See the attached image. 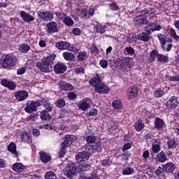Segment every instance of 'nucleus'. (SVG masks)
Here are the masks:
<instances>
[{"mask_svg":"<svg viewBox=\"0 0 179 179\" xmlns=\"http://www.w3.org/2000/svg\"><path fill=\"white\" fill-rule=\"evenodd\" d=\"M0 65L3 69H9L15 66L13 57L9 55H4L0 59Z\"/></svg>","mask_w":179,"mask_h":179,"instance_id":"f257e3e1","label":"nucleus"},{"mask_svg":"<svg viewBox=\"0 0 179 179\" xmlns=\"http://www.w3.org/2000/svg\"><path fill=\"white\" fill-rule=\"evenodd\" d=\"M118 62L120 65L121 69L123 71H128V69H131L132 66L134 65V60L131 57H121L118 59Z\"/></svg>","mask_w":179,"mask_h":179,"instance_id":"f03ea898","label":"nucleus"},{"mask_svg":"<svg viewBox=\"0 0 179 179\" xmlns=\"http://www.w3.org/2000/svg\"><path fill=\"white\" fill-rule=\"evenodd\" d=\"M41 103H40V100L38 101H27L26 103V107L24 108V111L28 114H31L37 111V108L40 107Z\"/></svg>","mask_w":179,"mask_h":179,"instance_id":"7ed1b4c3","label":"nucleus"},{"mask_svg":"<svg viewBox=\"0 0 179 179\" xmlns=\"http://www.w3.org/2000/svg\"><path fill=\"white\" fill-rule=\"evenodd\" d=\"M89 159H90V154L87 151L80 152L76 155V160L79 164L87 163Z\"/></svg>","mask_w":179,"mask_h":179,"instance_id":"20e7f679","label":"nucleus"},{"mask_svg":"<svg viewBox=\"0 0 179 179\" xmlns=\"http://www.w3.org/2000/svg\"><path fill=\"white\" fill-rule=\"evenodd\" d=\"M38 17L41 20H45V22H50L54 19V13L50 10L38 11Z\"/></svg>","mask_w":179,"mask_h":179,"instance_id":"39448f33","label":"nucleus"},{"mask_svg":"<svg viewBox=\"0 0 179 179\" xmlns=\"http://www.w3.org/2000/svg\"><path fill=\"white\" fill-rule=\"evenodd\" d=\"M46 31L48 34H55V33H58V31H59V27H58V23L55 21L49 22L46 24Z\"/></svg>","mask_w":179,"mask_h":179,"instance_id":"423d86ee","label":"nucleus"},{"mask_svg":"<svg viewBox=\"0 0 179 179\" xmlns=\"http://www.w3.org/2000/svg\"><path fill=\"white\" fill-rule=\"evenodd\" d=\"M139 94V89L136 86H130L127 91V96L129 100H135Z\"/></svg>","mask_w":179,"mask_h":179,"instance_id":"0eeeda50","label":"nucleus"},{"mask_svg":"<svg viewBox=\"0 0 179 179\" xmlns=\"http://www.w3.org/2000/svg\"><path fill=\"white\" fill-rule=\"evenodd\" d=\"M87 149L92 153H100L103 150V148H101V143L100 141L87 145Z\"/></svg>","mask_w":179,"mask_h":179,"instance_id":"6e6552de","label":"nucleus"},{"mask_svg":"<svg viewBox=\"0 0 179 179\" xmlns=\"http://www.w3.org/2000/svg\"><path fill=\"white\" fill-rule=\"evenodd\" d=\"M64 174L66 177H72L76 174V165L73 163L69 164L64 169Z\"/></svg>","mask_w":179,"mask_h":179,"instance_id":"1a4fd4ad","label":"nucleus"},{"mask_svg":"<svg viewBox=\"0 0 179 179\" xmlns=\"http://www.w3.org/2000/svg\"><path fill=\"white\" fill-rule=\"evenodd\" d=\"M66 64L62 62H58L53 67L55 73H65L67 69Z\"/></svg>","mask_w":179,"mask_h":179,"instance_id":"9d476101","label":"nucleus"},{"mask_svg":"<svg viewBox=\"0 0 179 179\" xmlns=\"http://www.w3.org/2000/svg\"><path fill=\"white\" fill-rule=\"evenodd\" d=\"M148 23H149L148 18L143 14L137 15L134 18V24L136 26H143L148 24Z\"/></svg>","mask_w":179,"mask_h":179,"instance_id":"9b49d317","label":"nucleus"},{"mask_svg":"<svg viewBox=\"0 0 179 179\" xmlns=\"http://www.w3.org/2000/svg\"><path fill=\"white\" fill-rule=\"evenodd\" d=\"M14 96L17 101H24L29 97V92L24 90L17 91L14 93Z\"/></svg>","mask_w":179,"mask_h":179,"instance_id":"f8f14e48","label":"nucleus"},{"mask_svg":"<svg viewBox=\"0 0 179 179\" xmlns=\"http://www.w3.org/2000/svg\"><path fill=\"white\" fill-rule=\"evenodd\" d=\"M95 92L100 94H108L110 93V87L104 83H101L94 88Z\"/></svg>","mask_w":179,"mask_h":179,"instance_id":"ddd939ff","label":"nucleus"},{"mask_svg":"<svg viewBox=\"0 0 179 179\" xmlns=\"http://www.w3.org/2000/svg\"><path fill=\"white\" fill-rule=\"evenodd\" d=\"M76 141V137L73 135L66 134L64 136V141L61 143L63 146L66 148H69L73 142Z\"/></svg>","mask_w":179,"mask_h":179,"instance_id":"4468645a","label":"nucleus"},{"mask_svg":"<svg viewBox=\"0 0 179 179\" xmlns=\"http://www.w3.org/2000/svg\"><path fill=\"white\" fill-rule=\"evenodd\" d=\"M162 168L165 173H167L168 174H173L176 170V164L169 162L162 164Z\"/></svg>","mask_w":179,"mask_h":179,"instance_id":"2eb2a0df","label":"nucleus"},{"mask_svg":"<svg viewBox=\"0 0 179 179\" xmlns=\"http://www.w3.org/2000/svg\"><path fill=\"white\" fill-rule=\"evenodd\" d=\"M58 85L59 86L61 90H64L66 92H71L72 90H75L74 86H73L71 83H66L64 80L59 81Z\"/></svg>","mask_w":179,"mask_h":179,"instance_id":"dca6fc26","label":"nucleus"},{"mask_svg":"<svg viewBox=\"0 0 179 179\" xmlns=\"http://www.w3.org/2000/svg\"><path fill=\"white\" fill-rule=\"evenodd\" d=\"M166 106L167 108H169V110H174V108L178 106V99H177V96H171L169 101L166 102Z\"/></svg>","mask_w":179,"mask_h":179,"instance_id":"f3484780","label":"nucleus"},{"mask_svg":"<svg viewBox=\"0 0 179 179\" xmlns=\"http://www.w3.org/2000/svg\"><path fill=\"white\" fill-rule=\"evenodd\" d=\"M55 58H57V55L55 54H50L47 57L42 58L41 62L45 64V65H48V66H52V64H54Z\"/></svg>","mask_w":179,"mask_h":179,"instance_id":"a211bd4d","label":"nucleus"},{"mask_svg":"<svg viewBox=\"0 0 179 179\" xmlns=\"http://www.w3.org/2000/svg\"><path fill=\"white\" fill-rule=\"evenodd\" d=\"M39 102L41 106H43V107L45 108L43 111H48L49 113L52 111V104L48 99H42L41 100H39Z\"/></svg>","mask_w":179,"mask_h":179,"instance_id":"6ab92c4d","label":"nucleus"},{"mask_svg":"<svg viewBox=\"0 0 179 179\" xmlns=\"http://www.w3.org/2000/svg\"><path fill=\"white\" fill-rule=\"evenodd\" d=\"M155 162L157 163H166L167 160H169V158H167V155L166 152H164V150H162L161 152H158L155 158Z\"/></svg>","mask_w":179,"mask_h":179,"instance_id":"aec40b11","label":"nucleus"},{"mask_svg":"<svg viewBox=\"0 0 179 179\" xmlns=\"http://www.w3.org/2000/svg\"><path fill=\"white\" fill-rule=\"evenodd\" d=\"M69 45H71V43L68 41H59L58 42L55 43L56 48L60 51L68 50V48H69Z\"/></svg>","mask_w":179,"mask_h":179,"instance_id":"412c9836","label":"nucleus"},{"mask_svg":"<svg viewBox=\"0 0 179 179\" xmlns=\"http://www.w3.org/2000/svg\"><path fill=\"white\" fill-rule=\"evenodd\" d=\"M40 160L44 164H47L49 162H51V155L45 152V151L39 152Z\"/></svg>","mask_w":179,"mask_h":179,"instance_id":"4be33fe9","label":"nucleus"},{"mask_svg":"<svg viewBox=\"0 0 179 179\" xmlns=\"http://www.w3.org/2000/svg\"><path fill=\"white\" fill-rule=\"evenodd\" d=\"M36 67L38 69H40L41 72H52V66H48L41 62H36Z\"/></svg>","mask_w":179,"mask_h":179,"instance_id":"5701e85b","label":"nucleus"},{"mask_svg":"<svg viewBox=\"0 0 179 179\" xmlns=\"http://www.w3.org/2000/svg\"><path fill=\"white\" fill-rule=\"evenodd\" d=\"M20 17L22 19L25 23H30V22H34V17L31 16L30 14L26 13L24 10H21L20 12Z\"/></svg>","mask_w":179,"mask_h":179,"instance_id":"b1692460","label":"nucleus"},{"mask_svg":"<svg viewBox=\"0 0 179 179\" xmlns=\"http://www.w3.org/2000/svg\"><path fill=\"white\" fill-rule=\"evenodd\" d=\"M89 83L90 86H93L95 89L97 86L101 85V77H100V75L96 74L95 77L89 80Z\"/></svg>","mask_w":179,"mask_h":179,"instance_id":"393cba45","label":"nucleus"},{"mask_svg":"<svg viewBox=\"0 0 179 179\" xmlns=\"http://www.w3.org/2000/svg\"><path fill=\"white\" fill-rule=\"evenodd\" d=\"M90 99L86 98L83 99L78 105V108L82 111H86V110H89L90 108Z\"/></svg>","mask_w":179,"mask_h":179,"instance_id":"a878e982","label":"nucleus"},{"mask_svg":"<svg viewBox=\"0 0 179 179\" xmlns=\"http://www.w3.org/2000/svg\"><path fill=\"white\" fill-rule=\"evenodd\" d=\"M154 124H155V128L158 131H162V129H163V127L166 125L164 120H162L160 117H156L154 121Z\"/></svg>","mask_w":179,"mask_h":179,"instance_id":"bb28decb","label":"nucleus"},{"mask_svg":"<svg viewBox=\"0 0 179 179\" xmlns=\"http://www.w3.org/2000/svg\"><path fill=\"white\" fill-rule=\"evenodd\" d=\"M12 169L17 173H24L26 167L22 163H16L13 165Z\"/></svg>","mask_w":179,"mask_h":179,"instance_id":"cd10ccee","label":"nucleus"},{"mask_svg":"<svg viewBox=\"0 0 179 179\" xmlns=\"http://www.w3.org/2000/svg\"><path fill=\"white\" fill-rule=\"evenodd\" d=\"M166 145L167 149L171 150V149H176L178 146V143H177L175 138H168Z\"/></svg>","mask_w":179,"mask_h":179,"instance_id":"c85d7f7f","label":"nucleus"},{"mask_svg":"<svg viewBox=\"0 0 179 179\" xmlns=\"http://www.w3.org/2000/svg\"><path fill=\"white\" fill-rule=\"evenodd\" d=\"M106 25L98 23L94 26V30L99 34H104V33H106Z\"/></svg>","mask_w":179,"mask_h":179,"instance_id":"c756f323","label":"nucleus"},{"mask_svg":"<svg viewBox=\"0 0 179 179\" xmlns=\"http://www.w3.org/2000/svg\"><path fill=\"white\" fill-rule=\"evenodd\" d=\"M63 58L68 62H72L75 59V55L69 52H64L62 53Z\"/></svg>","mask_w":179,"mask_h":179,"instance_id":"7c9ffc66","label":"nucleus"},{"mask_svg":"<svg viewBox=\"0 0 179 179\" xmlns=\"http://www.w3.org/2000/svg\"><path fill=\"white\" fill-rule=\"evenodd\" d=\"M141 13L148 19L149 16H155V8H146Z\"/></svg>","mask_w":179,"mask_h":179,"instance_id":"2f4dec72","label":"nucleus"},{"mask_svg":"<svg viewBox=\"0 0 179 179\" xmlns=\"http://www.w3.org/2000/svg\"><path fill=\"white\" fill-rule=\"evenodd\" d=\"M143 128H145V123L142 122V119H138L134 125V129L137 132H141Z\"/></svg>","mask_w":179,"mask_h":179,"instance_id":"473e14b6","label":"nucleus"},{"mask_svg":"<svg viewBox=\"0 0 179 179\" xmlns=\"http://www.w3.org/2000/svg\"><path fill=\"white\" fill-rule=\"evenodd\" d=\"M31 50L30 45L27 43H22L20 45L19 50L22 54H27Z\"/></svg>","mask_w":179,"mask_h":179,"instance_id":"72a5a7b5","label":"nucleus"},{"mask_svg":"<svg viewBox=\"0 0 179 179\" xmlns=\"http://www.w3.org/2000/svg\"><path fill=\"white\" fill-rule=\"evenodd\" d=\"M168 33L169 36L171 37V38H173L175 41H179V36L177 35V33L176 32V29L173 28H170L168 29Z\"/></svg>","mask_w":179,"mask_h":179,"instance_id":"f704fd0d","label":"nucleus"},{"mask_svg":"<svg viewBox=\"0 0 179 179\" xmlns=\"http://www.w3.org/2000/svg\"><path fill=\"white\" fill-rule=\"evenodd\" d=\"M162 150V146L160 144L153 143L151 148V156H153V153H159Z\"/></svg>","mask_w":179,"mask_h":179,"instance_id":"c9c22d12","label":"nucleus"},{"mask_svg":"<svg viewBox=\"0 0 179 179\" xmlns=\"http://www.w3.org/2000/svg\"><path fill=\"white\" fill-rule=\"evenodd\" d=\"M41 120H42V121H47V120H51V115L50 114V112L47 111V110H42L41 112Z\"/></svg>","mask_w":179,"mask_h":179,"instance_id":"e433bc0d","label":"nucleus"},{"mask_svg":"<svg viewBox=\"0 0 179 179\" xmlns=\"http://www.w3.org/2000/svg\"><path fill=\"white\" fill-rule=\"evenodd\" d=\"M156 57L158 58L159 57V52L156 50H152L149 56V61L150 62H155L156 61Z\"/></svg>","mask_w":179,"mask_h":179,"instance_id":"4c0bfd02","label":"nucleus"},{"mask_svg":"<svg viewBox=\"0 0 179 179\" xmlns=\"http://www.w3.org/2000/svg\"><path fill=\"white\" fill-rule=\"evenodd\" d=\"M62 22L68 27H71V26H73V24H75L73 20H72L71 17L68 15L66 16V17L62 20Z\"/></svg>","mask_w":179,"mask_h":179,"instance_id":"58836bf2","label":"nucleus"},{"mask_svg":"<svg viewBox=\"0 0 179 179\" xmlns=\"http://www.w3.org/2000/svg\"><path fill=\"white\" fill-rule=\"evenodd\" d=\"M157 61L161 64H167V62H169V56H166L164 55L159 53Z\"/></svg>","mask_w":179,"mask_h":179,"instance_id":"ea45409f","label":"nucleus"},{"mask_svg":"<svg viewBox=\"0 0 179 179\" xmlns=\"http://www.w3.org/2000/svg\"><path fill=\"white\" fill-rule=\"evenodd\" d=\"M87 53L85 51H81L78 54L77 61H78V62H83V61H85V59L87 58Z\"/></svg>","mask_w":179,"mask_h":179,"instance_id":"a19ab883","label":"nucleus"},{"mask_svg":"<svg viewBox=\"0 0 179 179\" xmlns=\"http://www.w3.org/2000/svg\"><path fill=\"white\" fill-rule=\"evenodd\" d=\"M66 148L65 145H62V144H61V148L59 150V157L60 159H62L63 157H65V155H66Z\"/></svg>","mask_w":179,"mask_h":179,"instance_id":"79ce46f5","label":"nucleus"},{"mask_svg":"<svg viewBox=\"0 0 179 179\" xmlns=\"http://www.w3.org/2000/svg\"><path fill=\"white\" fill-rule=\"evenodd\" d=\"M122 104L121 100H115L112 102V107H113L115 110H121V108H122Z\"/></svg>","mask_w":179,"mask_h":179,"instance_id":"37998d69","label":"nucleus"},{"mask_svg":"<svg viewBox=\"0 0 179 179\" xmlns=\"http://www.w3.org/2000/svg\"><path fill=\"white\" fill-rule=\"evenodd\" d=\"M139 38L138 40L141 41H144L145 43H148L149 41V36L146 32H142L141 34H139Z\"/></svg>","mask_w":179,"mask_h":179,"instance_id":"c03bdc74","label":"nucleus"},{"mask_svg":"<svg viewBox=\"0 0 179 179\" xmlns=\"http://www.w3.org/2000/svg\"><path fill=\"white\" fill-rule=\"evenodd\" d=\"M164 90H162V88H157L155 91H154V95L156 98H160L162 96H164Z\"/></svg>","mask_w":179,"mask_h":179,"instance_id":"a18cd8bd","label":"nucleus"},{"mask_svg":"<svg viewBox=\"0 0 179 179\" xmlns=\"http://www.w3.org/2000/svg\"><path fill=\"white\" fill-rule=\"evenodd\" d=\"M55 16L57 17L58 20H64L66 17V13H62L61 11H56L55 13Z\"/></svg>","mask_w":179,"mask_h":179,"instance_id":"49530a36","label":"nucleus"},{"mask_svg":"<svg viewBox=\"0 0 179 179\" xmlns=\"http://www.w3.org/2000/svg\"><path fill=\"white\" fill-rule=\"evenodd\" d=\"M66 104V103L65 102V100H64L62 99H59L55 102V106H56V107H57V108H64V107H65Z\"/></svg>","mask_w":179,"mask_h":179,"instance_id":"de8ad7c7","label":"nucleus"},{"mask_svg":"<svg viewBox=\"0 0 179 179\" xmlns=\"http://www.w3.org/2000/svg\"><path fill=\"white\" fill-rule=\"evenodd\" d=\"M85 139L88 145H92L97 141V138L95 136H87Z\"/></svg>","mask_w":179,"mask_h":179,"instance_id":"09e8293b","label":"nucleus"},{"mask_svg":"<svg viewBox=\"0 0 179 179\" xmlns=\"http://www.w3.org/2000/svg\"><path fill=\"white\" fill-rule=\"evenodd\" d=\"M7 150L11 153H16V144L13 142L10 143L7 147Z\"/></svg>","mask_w":179,"mask_h":179,"instance_id":"8fccbe9b","label":"nucleus"},{"mask_svg":"<svg viewBox=\"0 0 179 179\" xmlns=\"http://www.w3.org/2000/svg\"><path fill=\"white\" fill-rule=\"evenodd\" d=\"M157 38L159 43H161V45H162V48H164V45H166V38L164 37V35L158 34Z\"/></svg>","mask_w":179,"mask_h":179,"instance_id":"3c124183","label":"nucleus"},{"mask_svg":"<svg viewBox=\"0 0 179 179\" xmlns=\"http://www.w3.org/2000/svg\"><path fill=\"white\" fill-rule=\"evenodd\" d=\"M131 174H134V168L132 167H127L122 171L123 176H131Z\"/></svg>","mask_w":179,"mask_h":179,"instance_id":"603ef678","label":"nucleus"},{"mask_svg":"<svg viewBox=\"0 0 179 179\" xmlns=\"http://www.w3.org/2000/svg\"><path fill=\"white\" fill-rule=\"evenodd\" d=\"M155 175L157 177H163L164 176V170H163V167L158 166L157 170L155 171Z\"/></svg>","mask_w":179,"mask_h":179,"instance_id":"864d4df0","label":"nucleus"},{"mask_svg":"<svg viewBox=\"0 0 179 179\" xmlns=\"http://www.w3.org/2000/svg\"><path fill=\"white\" fill-rule=\"evenodd\" d=\"M43 128L44 129H48V131H55V129H57L54 123L43 124Z\"/></svg>","mask_w":179,"mask_h":179,"instance_id":"5fc2aeb1","label":"nucleus"},{"mask_svg":"<svg viewBox=\"0 0 179 179\" xmlns=\"http://www.w3.org/2000/svg\"><path fill=\"white\" fill-rule=\"evenodd\" d=\"M45 179H57V175L52 171L47 172L45 174Z\"/></svg>","mask_w":179,"mask_h":179,"instance_id":"6e6d98bb","label":"nucleus"},{"mask_svg":"<svg viewBox=\"0 0 179 179\" xmlns=\"http://www.w3.org/2000/svg\"><path fill=\"white\" fill-rule=\"evenodd\" d=\"M111 164H113V161H111L110 158L101 161V166L103 167H106V166H111Z\"/></svg>","mask_w":179,"mask_h":179,"instance_id":"4d7b16f0","label":"nucleus"},{"mask_svg":"<svg viewBox=\"0 0 179 179\" xmlns=\"http://www.w3.org/2000/svg\"><path fill=\"white\" fill-rule=\"evenodd\" d=\"M124 51L128 54V55H135V49L132 47H126L124 48Z\"/></svg>","mask_w":179,"mask_h":179,"instance_id":"13d9d810","label":"nucleus"},{"mask_svg":"<svg viewBox=\"0 0 179 179\" xmlns=\"http://www.w3.org/2000/svg\"><path fill=\"white\" fill-rule=\"evenodd\" d=\"M20 138L23 142H27L30 139V136H29L28 133L24 132L21 134Z\"/></svg>","mask_w":179,"mask_h":179,"instance_id":"bf43d9fd","label":"nucleus"},{"mask_svg":"<svg viewBox=\"0 0 179 179\" xmlns=\"http://www.w3.org/2000/svg\"><path fill=\"white\" fill-rule=\"evenodd\" d=\"M132 148V143H126L122 148V152H127V150H129Z\"/></svg>","mask_w":179,"mask_h":179,"instance_id":"052dcab7","label":"nucleus"},{"mask_svg":"<svg viewBox=\"0 0 179 179\" xmlns=\"http://www.w3.org/2000/svg\"><path fill=\"white\" fill-rule=\"evenodd\" d=\"M97 109L96 108H94V109H92L90 112L87 113H86V116L87 117H92V115L93 117H94V115H97Z\"/></svg>","mask_w":179,"mask_h":179,"instance_id":"680f3d73","label":"nucleus"},{"mask_svg":"<svg viewBox=\"0 0 179 179\" xmlns=\"http://www.w3.org/2000/svg\"><path fill=\"white\" fill-rule=\"evenodd\" d=\"M145 31L148 34L150 35L152 34V33H153V31H155V28L154 27H150V25H147L145 27Z\"/></svg>","mask_w":179,"mask_h":179,"instance_id":"e2e57ef3","label":"nucleus"},{"mask_svg":"<svg viewBox=\"0 0 179 179\" xmlns=\"http://www.w3.org/2000/svg\"><path fill=\"white\" fill-rule=\"evenodd\" d=\"M71 33L74 34V36H80V34H82V29L80 28H73Z\"/></svg>","mask_w":179,"mask_h":179,"instance_id":"0e129e2a","label":"nucleus"},{"mask_svg":"<svg viewBox=\"0 0 179 179\" xmlns=\"http://www.w3.org/2000/svg\"><path fill=\"white\" fill-rule=\"evenodd\" d=\"M6 87L10 90H15L16 89V84L13 81H10Z\"/></svg>","mask_w":179,"mask_h":179,"instance_id":"69168bd1","label":"nucleus"},{"mask_svg":"<svg viewBox=\"0 0 179 179\" xmlns=\"http://www.w3.org/2000/svg\"><path fill=\"white\" fill-rule=\"evenodd\" d=\"M77 97L78 96L73 92H69L67 95V98L69 99V100H75V99H76Z\"/></svg>","mask_w":179,"mask_h":179,"instance_id":"338daca9","label":"nucleus"},{"mask_svg":"<svg viewBox=\"0 0 179 179\" xmlns=\"http://www.w3.org/2000/svg\"><path fill=\"white\" fill-rule=\"evenodd\" d=\"M69 114L68 110H66V109H63L61 110L59 117L62 119V118H65V117H66Z\"/></svg>","mask_w":179,"mask_h":179,"instance_id":"774afa93","label":"nucleus"}]
</instances>
